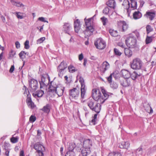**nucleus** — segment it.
<instances>
[{"label":"nucleus","instance_id":"f257e3e1","mask_svg":"<svg viewBox=\"0 0 156 156\" xmlns=\"http://www.w3.org/2000/svg\"><path fill=\"white\" fill-rule=\"evenodd\" d=\"M49 88L50 91L55 92L59 97L63 95L65 87L61 84H56L55 82L52 81L49 86Z\"/></svg>","mask_w":156,"mask_h":156},{"label":"nucleus","instance_id":"f03ea898","mask_svg":"<svg viewBox=\"0 0 156 156\" xmlns=\"http://www.w3.org/2000/svg\"><path fill=\"white\" fill-rule=\"evenodd\" d=\"M98 13V11L97 10L96 11L95 15L93 17L87 19L86 18L84 19V20L86 28V32L85 33L86 34L88 35H90L92 34L94 31V29L93 26L91 25V22L92 20H93L94 18L96 15H97Z\"/></svg>","mask_w":156,"mask_h":156},{"label":"nucleus","instance_id":"7ed1b4c3","mask_svg":"<svg viewBox=\"0 0 156 156\" xmlns=\"http://www.w3.org/2000/svg\"><path fill=\"white\" fill-rule=\"evenodd\" d=\"M92 95L93 99L100 104H103L105 101V99H104L103 96L101 95V93L98 89H93L92 91Z\"/></svg>","mask_w":156,"mask_h":156},{"label":"nucleus","instance_id":"20e7f679","mask_svg":"<svg viewBox=\"0 0 156 156\" xmlns=\"http://www.w3.org/2000/svg\"><path fill=\"white\" fill-rule=\"evenodd\" d=\"M130 2H129L128 0H124L122 5L124 6V8L126 9L128 12L129 9H131L132 10L136 9L137 3L136 0H130Z\"/></svg>","mask_w":156,"mask_h":156},{"label":"nucleus","instance_id":"39448f33","mask_svg":"<svg viewBox=\"0 0 156 156\" xmlns=\"http://www.w3.org/2000/svg\"><path fill=\"white\" fill-rule=\"evenodd\" d=\"M94 101V99L89 100L87 102V105L91 110L98 113L101 109L100 104L99 103L95 104Z\"/></svg>","mask_w":156,"mask_h":156},{"label":"nucleus","instance_id":"423d86ee","mask_svg":"<svg viewBox=\"0 0 156 156\" xmlns=\"http://www.w3.org/2000/svg\"><path fill=\"white\" fill-rule=\"evenodd\" d=\"M143 63L142 61L138 58L134 59L130 63V65L131 68L135 70H140L142 67Z\"/></svg>","mask_w":156,"mask_h":156},{"label":"nucleus","instance_id":"0eeeda50","mask_svg":"<svg viewBox=\"0 0 156 156\" xmlns=\"http://www.w3.org/2000/svg\"><path fill=\"white\" fill-rule=\"evenodd\" d=\"M125 43L129 48L134 47L136 44V40L134 35L133 34H129L126 40Z\"/></svg>","mask_w":156,"mask_h":156},{"label":"nucleus","instance_id":"6e6552de","mask_svg":"<svg viewBox=\"0 0 156 156\" xmlns=\"http://www.w3.org/2000/svg\"><path fill=\"white\" fill-rule=\"evenodd\" d=\"M34 148L38 153L39 156H44L43 152L45 151L44 146L40 142H37L34 144Z\"/></svg>","mask_w":156,"mask_h":156},{"label":"nucleus","instance_id":"1a4fd4ad","mask_svg":"<svg viewBox=\"0 0 156 156\" xmlns=\"http://www.w3.org/2000/svg\"><path fill=\"white\" fill-rule=\"evenodd\" d=\"M67 67V64L64 61L62 62L57 67V71L59 77H62L63 74L65 73V69Z\"/></svg>","mask_w":156,"mask_h":156},{"label":"nucleus","instance_id":"9d476101","mask_svg":"<svg viewBox=\"0 0 156 156\" xmlns=\"http://www.w3.org/2000/svg\"><path fill=\"white\" fill-rule=\"evenodd\" d=\"M79 81L81 85V98L83 99L84 98L87 88L85 87L84 80L82 77H80Z\"/></svg>","mask_w":156,"mask_h":156},{"label":"nucleus","instance_id":"9b49d317","mask_svg":"<svg viewBox=\"0 0 156 156\" xmlns=\"http://www.w3.org/2000/svg\"><path fill=\"white\" fill-rule=\"evenodd\" d=\"M94 45L97 48L103 49L105 47L106 44L105 41L101 38H99L95 42Z\"/></svg>","mask_w":156,"mask_h":156},{"label":"nucleus","instance_id":"f8f14e48","mask_svg":"<svg viewBox=\"0 0 156 156\" xmlns=\"http://www.w3.org/2000/svg\"><path fill=\"white\" fill-rule=\"evenodd\" d=\"M29 88L32 92H35L38 88V82L34 79H32L29 81Z\"/></svg>","mask_w":156,"mask_h":156},{"label":"nucleus","instance_id":"ddd939ff","mask_svg":"<svg viewBox=\"0 0 156 156\" xmlns=\"http://www.w3.org/2000/svg\"><path fill=\"white\" fill-rule=\"evenodd\" d=\"M81 143L80 144V146H79V147L82 146L83 145L84 147L89 148L90 149V146L91 145V144L90 142V140L89 139H87L84 140L83 138L82 137L81 139L80 140Z\"/></svg>","mask_w":156,"mask_h":156},{"label":"nucleus","instance_id":"4468645a","mask_svg":"<svg viewBox=\"0 0 156 156\" xmlns=\"http://www.w3.org/2000/svg\"><path fill=\"white\" fill-rule=\"evenodd\" d=\"M118 25L120 30H122V31H125L128 28V26L124 21H119L118 22Z\"/></svg>","mask_w":156,"mask_h":156},{"label":"nucleus","instance_id":"2eb2a0df","mask_svg":"<svg viewBox=\"0 0 156 156\" xmlns=\"http://www.w3.org/2000/svg\"><path fill=\"white\" fill-rule=\"evenodd\" d=\"M50 81V78L49 76H48V78L46 80L44 77L42 76L41 80L40 82V88H42L44 86H47L49 83Z\"/></svg>","mask_w":156,"mask_h":156},{"label":"nucleus","instance_id":"dca6fc26","mask_svg":"<svg viewBox=\"0 0 156 156\" xmlns=\"http://www.w3.org/2000/svg\"><path fill=\"white\" fill-rule=\"evenodd\" d=\"M68 148L69 151L67 152L65 156H75V154L73 150L75 147V145L73 144H70Z\"/></svg>","mask_w":156,"mask_h":156},{"label":"nucleus","instance_id":"f3484780","mask_svg":"<svg viewBox=\"0 0 156 156\" xmlns=\"http://www.w3.org/2000/svg\"><path fill=\"white\" fill-rule=\"evenodd\" d=\"M78 90L76 87L74 88L72 90H71L69 92V94L74 99H76L78 97Z\"/></svg>","mask_w":156,"mask_h":156},{"label":"nucleus","instance_id":"a211bd4d","mask_svg":"<svg viewBox=\"0 0 156 156\" xmlns=\"http://www.w3.org/2000/svg\"><path fill=\"white\" fill-rule=\"evenodd\" d=\"M90 151L89 148L82 147L81 153L83 156H87L90 153Z\"/></svg>","mask_w":156,"mask_h":156},{"label":"nucleus","instance_id":"6ab92c4d","mask_svg":"<svg viewBox=\"0 0 156 156\" xmlns=\"http://www.w3.org/2000/svg\"><path fill=\"white\" fill-rule=\"evenodd\" d=\"M121 74L124 79H129L130 77V73L127 70L124 69L122 70Z\"/></svg>","mask_w":156,"mask_h":156},{"label":"nucleus","instance_id":"aec40b11","mask_svg":"<svg viewBox=\"0 0 156 156\" xmlns=\"http://www.w3.org/2000/svg\"><path fill=\"white\" fill-rule=\"evenodd\" d=\"M72 28L70 24L68 23H65L63 26V29L66 33L69 34V32Z\"/></svg>","mask_w":156,"mask_h":156},{"label":"nucleus","instance_id":"412c9836","mask_svg":"<svg viewBox=\"0 0 156 156\" xmlns=\"http://www.w3.org/2000/svg\"><path fill=\"white\" fill-rule=\"evenodd\" d=\"M129 145L130 144L128 141H124L119 144V147L120 148L127 149Z\"/></svg>","mask_w":156,"mask_h":156},{"label":"nucleus","instance_id":"4be33fe9","mask_svg":"<svg viewBox=\"0 0 156 156\" xmlns=\"http://www.w3.org/2000/svg\"><path fill=\"white\" fill-rule=\"evenodd\" d=\"M51 106L50 104H47L45 106L41 109V110L44 113H48L51 110Z\"/></svg>","mask_w":156,"mask_h":156},{"label":"nucleus","instance_id":"5701e85b","mask_svg":"<svg viewBox=\"0 0 156 156\" xmlns=\"http://www.w3.org/2000/svg\"><path fill=\"white\" fill-rule=\"evenodd\" d=\"M26 102L28 106V107L33 109L34 108L35 106L34 103L32 101L30 97H28L26 100Z\"/></svg>","mask_w":156,"mask_h":156},{"label":"nucleus","instance_id":"b1692460","mask_svg":"<svg viewBox=\"0 0 156 156\" xmlns=\"http://www.w3.org/2000/svg\"><path fill=\"white\" fill-rule=\"evenodd\" d=\"M106 4L111 8L114 9L116 6V2L115 0H108L106 2Z\"/></svg>","mask_w":156,"mask_h":156},{"label":"nucleus","instance_id":"393cba45","mask_svg":"<svg viewBox=\"0 0 156 156\" xmlns=\"http://www.w3.org/2000/svg\"><path fill=\"white\" fill-rule=\"evenodd\" d=\"M142 14L139 11L135 12L133 14V17L134 20H137L141 17Z\"/></svg>","mask_w":156,"mask_h":156},{"label":"nucleus","instance_id":"a878e982","mask_svg":"<svg viewBox=\"0 0 156 156\" xmlns=\"http://www.w3.org/2000/svg\"><path fill=\"white\" fill-rule=\"evenodd\" d=\"M130 83V81L129 79H125L121 82V84L122 86L126 87L129 86Z\"/></svg>","mask_w":156,"mask_h":156},{"label":"nucleus","instance_id":"bb28decb","mask_svg":"<svg viewBox=\"0 0 156 156\" xmlns=\"http://www.w3.org/2000/svg\"><path fill=\"white\" fill-rule=\"evenodd\" d=\"M44 94V91L42 90H39L33 94V96L35 97H42Z\"/></svg>","mask_w":156,"mask_h":156},{"label":"nucleus","instance_id":"cd10ccee","mask_svg":"<svg viewBox=\"0 0 156 156\" xmlns=\"http://www.w3.org/2000/svg\"><path fill=\"white\" fill-rule=\"evenodd\" d=\"M146 15L151 20H152L155 17V12H147Z\"/></svg>","mask_w":156,"mask_h":156},{"label":"nucleus","instance_id":"c85d7f7f","mask_svg":"<svg viewBox=\"0 0 156 156\" xmlns=\"http://www.w3.org/2000/svg\"><path fill=\"white\" fill-rule=\"evenodd\" d=\"M140 76V74L137 73L136 71H134L132 73H130V77L133 80H136L138 77Z\"/></svg>","mask_w":156,"mask_h":156},{"label":"nucleus","instance_id":"c756f323","mask_svg":"<svg viewBox=\"0 0 156 156\" xmlns=\"http://www.w3.org/2000/svg\"><path fill=\"white\" fill-rule=\"evenodd\" d=\"M125 55L128 57H131L132 55V51L129 48H124V49Z\"/></svg>","mask_w":156,"mask_h":156},{"label":"nucleus","instance_id":"7c9ffc66","mask_svg":"<svg viewBox=\"0 0 156 156\" xmlns=\"http://www.w3.org/2000/svg\"><path fill=\"white\" fill-rule=\"evenodd\" d=\"M101 92L104 96L103 98L105 101L108 98L110 93L107 92L104 88H101Z\"/></svg>","mask_w":156,"mask_h":156},{"label":"nucleus","instance_id":"2f4dec72","mask_svg":"<svg viewBox=\"0 0 156 156\" xmlns=\"http://www.w3.org/2000/svg\"><path fill=\"white\" fill-rule=\"evenodd\" d=\"M109 32L110 35L113 37H116L118 35V33L116 30L110 29L109 30Z\"/></svg>","mask_w":156,"mask_h":156},{"label":"nucleus","instance_id":"473e14b6","mask_svg":"<svg viewBox=\"0 0 156 156\" xmlns=\"http://www.w3.org/2000/svg\"><path fill=\"white\" fill-rule=\"evenodd\" d=\"M11 2L13 5L18 7H20L24 6L22 4V3L20 2H16L15 1L13 0H11Z\"/></svg>","mask_w":156,"mask_h":156},{"label":"nucleus","instance_id":"72a5a7b5","mask_svg":"<svg viewBox=\"0 0 156 156\" xmlns=\"http://www.w3.org/2000/svg\"><path fill=\"white\" fill-rule=\"evenodd\" d=\"M14 14L16 16L17 18L18 19H22L24 16H23V13L20 12H16Z\"/></svg>","mask_w":156,"mask_h":156},{"label":"nucleus","instance_id":"f704fd0d","mask_svg":"<svg viewBox=\"0 0 156 156\" xmlns=\"http://www.w3.org/2000/svg\"><path fill=\"white\" fill-rule=\"evenodd\" d=\"M74 25L75 31L76 32L78 33V19H74Z\"/></svg>","mask_w":156,"mask_h":156},{"label":"nucleus","instance_id":"c9c22d12","mask_svg":"<svg viewBox=\"0 0 156 156\" xmlns=\"http://www.w3.org/2000/svg\"><path fill=\"white\" fill-rule=\"evenodd\" d=\"M103 67L104 69V71L105 72L109 68V64L106 61L104 62L103 63Z\"/></svg>","mask_w":156,"mask_h":156},{"label":"nucleus","instance_id":"e433bc0d","mask_svg":"<svg viewBox=\"0 0 156 156\" xmlns=\"http://www.w3.org/2000/svg\"><path fill=\"white\" fill-rule=\"evenodd\" d=\"M153 37L152 36L149 37L147 36L146 39V43L147 44L151 43Z\"/></svg>","mask_w":156,"mask_h":156},{"label":"nucleus","instance_id":"4c0bfd02","mask_svg":"<svg viewBox=\"0 0 156 156\" xmlns=\"http://www.w3.org/2000/svg\"><path fill=\"white\" fill-rule=\"evenodd\" d=\"M19 137L18 136L16 137H12L10 138L11 142L13 144L16 143L18 142Z\"/></svg>","mask_w":156,"mask_h":156},{"label":"nucleus","instance_id":"58836bf2","mask_svg":"<svg viewBox=\"0 0 156 156\" xmlns=\"http://www.w3.org/2000/svg\"><path fill=\"white\" fill-rule=\"evenodd\" d=\"M110 87L113 89H116L118 87V84L115 82H112L110 83Z\"/></svg>","mask_w":156,"mask_h":156},{"label":"nucleus","instance_id":"ea45409f","mask_svg":"<svg viewBox=\"0 0 156 156\" xmlns=\"http://www.w3.org/2000/svg\"><path fill=\"white\" fill-rule=\"evenodd\" d=\"M114 54L116 55L120 56L122 54V53L116 48H114Z\"/></svg>","mask_w":156,"mask_h":156},{"label":"nucleus","instance_id":"a19ab883","mask_svg":"<svg viewBox=\"0 0 156 156\" xmlns=\"http://www.w3.org/2000/svg\"><path fill=\"white\" fill-rule=\"evenodd\" d=\"M68 69L70 72L73 73L75 71V68L72 65H70L69 66Z\"/></svg>","mask_w":156,"mask_h":156},{"label":"nucleus","instance_id":"79ce46f5","mask_svg":"<svg viewBox=\"0 0 156 156\" xmlns=\"http://www.w3.org/2000/svg\"><path fill=\"white\" fill-rule=\"evenodd\" d=\"M146 30L147 34H148L151 31H152L153 30V28L151 27L149 25H147L146 27Z\"/></svg>","mask_w":156,"mask_h":156},{"label":"nucleus","instance_id":"37998d69","mask_svg":"<svg viewBox=\"0 0 156 156\" xmlns=\"http://www.w3.org/2000/svg\"><path fill=\"white\" fill-rule=\"evenodd\" d=\"M27 53L25 52L24 51H22L19 54V56L21 59L23 58V57H25V55L27 54Z\"/></svg>","mask_w":156,"mask_h":156},{"label":"nucleus","instance_id":"c03bdc74","mask_svg":"<svg viewBox=\"0 0 156 156\" xmlns=\"http://www.w3.org/2000/svg\"><path fill=\"white\" fill-rule=\"evenodd\" d=\"M101 19L103 25H105L108 21V19L105 17H103L101 18Z\"/></svg>","mask_w":156,"mask_h":156},{"label":"nucleus","instance_id":"a18cd8bd","mask_svg":"<svg viewBox=\"0 0 156 156\" xmlns=\"http://www.w3.org/2000/svg\"><path fill=\"white\" fill-rule=\"evenodd\" d=\"M97 114H95L93 117V119L91 120V122L93 125H95L96 124V120L97 119Z\"/></svg>","mask_w":156,"mask_h":156},{"label":"nucleus","instance_id":"49530a36","mask_svg":"<svg viewBox=\"0 0 156 156\" xmlns=\"http://www.w3.org/2000/svg\"><path fill=\"white\" fill-rule=\"evenodd\" d=\"M86 32V30L84 32V35H85V38H87V40L85 41V44L86 45H87L89 44L88 38V37H89V36H90L92 34L90 35H87V34H86L85 33ZM92 34H93V33Z\"/></svg>","mask_w":156,"mask_h":156},{"label":"nucleus","instance_id":"de8ad7c7","mask_svg":"<svg viewBox=\"0 0 156 156\" xmlns=\"http://www.w3.org/2000/svg\"><path fill=\"white\" fill-rule=\"evenodd\" d=\"M109 9L108 7H107L105 8L103 10V13L106 15H107L109 12Z\"/></svg>","mask_w":156,"mask_h":156},{"label":"nucleus","instance_id":"09e8293b","mask_svg":"<svg viewBox=\"0 0 156 156\" xmlns=\"http://www.w3.org/2000/svg\"><path fill=\"white\" fill-rule=\"evenodd\" d=\"M45 37H42L39 39L37 40V44H41L45 40Z\"/></svg>","mask_w":156,"mask_h":156},{"label":"nucleus","instance_id":"8fccbe9b","mask_svg":"<svg viewBox=\"0 0 156 156\" xmlns=\"http://www.w3.org/2000/svg\"><path fill=\"white\" fill-rule=\"evenodd\" d=\"M29 42L28 40H26L24 43V48L26 49H28L30 48L29 45Z\"/></svg>","mask_w":156,"mask_h":156},{"label":"nucleus","instance_id":"3c124183","mask_svg":"<svg viewBox=\"0 0 156 156\" xmlns=\"http://www.w3.org/2000/svg\"><path fill=\"white\" fill-rule=\"evenodd\" d=\"M113 73H111L110 76L107 78V80L109 83L112 82V75H113Z\"/></svg>","mask_w":156,"mask_h":156},{"label":"nucleus","instance_id":"603ef678","mask_svg":"<svg viewBox=\"0 0 156 156\" xmlns=\"http://www.w3.org/2000/svg\"><path fill=\"white\" fill-rule=\"evenodd\" d=\"M36 120V118L35 116L33 115H31L30 118V121L32 122H34Z\"/></svg>","mask_w":156,"mask_h":156},{"label":"nucleus","instance_id":"864d4df0","mask_svg":"<svg viewBox=\"0 0 156 156\" xmlns=\"http://www.w3.org/2000/svg\"><path fill=\"white\" fill-rule=\"evenodd\" d=\"M16 55V52L15 51H13L12 50L9 53V57L11 58H13L14 57L15 55Z\"/></svg>","mask_w":156,"mask_h":156},{"label":"nucleus","instance_id":"5fc2aeb1","mask_svg":"<svg viewBox=\"0 0 156 156\" xmlns=\"http://www.w3.org/2000/svg\"><path fill=\"white\" fill-rule=\"evenodd\" d=\"M38 20L42 22L48 23V21L45 20V19L43 17H40L38 18Z\"/></svg>","mask_w":156,"mask_h":156},{"label":"nucleus","instance_id":"6e6d98bb","mask_svg":"<svg viewBox=\"0 0 156 156\" xmlns=\"http://www.w3.org/2000/svg\"><path fill=\"white\" fill-rule=\"evenodd\" d=\"M133 34L134 35H135L137 38H138L140 36V34L139 32L137 30H135L133 32Z\"/></svg>","mask_w":156,"mask_h":156},{"label":"nucleus","instance_id":"4d7b16f0","mask_svg":"<svg viewBox=\"0 0 156 156\" xmlns=\"http://www.w3.org/2000/svg\"><path fill=\"white\" fill-rule=\"evenodd\" d=\"M15 45L16 48H19L20 47V43L19 41H17L15 42Z\"/></svg>","mask_w":156,"mask_h":156},{"label":"nucleus","instance_id":"13d9d810","mask_svg":"<svg viewBox=\"0 0 156 156\" xmlns=\"http://www.w3.org/2000/svg\"><path fill=\"white\" fill-rule=\"evenodd\" d=\"M142 149L141 147L138 148L136 150V153L140 154L141 153L142 151Z\"/></svg>","mask_w":156,"mask_h":156},{"label":"nucleus","instance_id":"bf43d9fd","mask_svg":"<svg viewBox=\"0 0 156 156\" xmlns=\"http://www.w3.org/2000/svg\"><path fill=\"white\" fill-rule=\"evenodd\" d=\"M116 15V12H113L111 15H109V17L111 19H113L115 18V16H113V15Z\"/></svg>","mask_w":156,"mask_h":156},{"label":"nucleus","instance_id":"052dcab7","mask_svg":"<svg viewBox=\"0 0 156 156\" xmlns=\"http://www.w3.org/2000/svg\"><path fill=\"white\" fill-rule=\"evenodd\" d=\"M139 2L140 3V8H141L143 6L145 2L143 0H140Z\"/></svg>","mask_w":156,"mask_h":156},{"label":"nucleus","instance_id":"680f3d73","mask_svg":"<svg viewBox=\"0 0 156 156\" xmlns=\"http://www.w3.org/2000/svg\"><path fill=\"white\" fill-rule=\"evenodd\" d=\"M83 58V55L82 53L79 55V60L80 61L82 60Z\"/></svg>","mask_w":156,"mask_h":156},{"label":"nucleus","instance_id":"e2e57ef3","mask_svg":"<svg viewBox=\"0 0 156 156\" xmlns=\"http://www.w3.org/2000/svg\"><path fill=\"white\" fill-rule=\"evenodd\" d=\"M119 45L120 47L122 48H123L124 49V48H126L125 45L122 43H119Z\"/></svg>","mask_w":156,"mask_h":156},{"label":"nucleus","instance_id":"0e129e2a","mask_svg":"<svg viewBox=\"0 0 156 156\" xmlns=\"http://www.w3.org/2000/svg\"><path fill=\"white\" fill-rule=\"evenodd\" d=\"M147 107L148 108H150V113H152L153 112V110L152 108L151 107L150 104L149 103H148L147 104Z\"/></svg>","mask_w":156,"mask_h":156},{"label":"nucleus","instance_id":"69168bd1","mask_svg":"<svg viewBox=\"0 0 156 156\" xmlns=\"http://www.w3.org/2000/svg\"><path fill=\"white\" fill-rule=\"evenodd\" d=\"M14 69V66H12L9 70V72L10 73H12Z\"/></svg>","mask_w":156,"mask_h":156},{"label":"nucleus","instance_id":"338daca9","mask_svg":"<svg viewBox=\"0 0 156 156\" xmlns=\"http://www.w3.org/2000/svg\"><path fill=\"white\" fill-rule=\"evenodd\" d=\"M114 156H121L120 153L118 152H114Z\"/></svg>","mask_w":156,"mask_h":156},{"label":"nucleus","instance_id":"774afa93","mask_svg":"<svg viewBox=\"0 0 156 156\" xmlns=\"http://www.w3.org/2000/svg\"><path fill=\"white\" fill-rule=\"evenodd\" d=\"M20 156H24V152L23 150H21L20 152Z\"/></svg>","mask_w":156,"mask_h":156}]
</instances>
